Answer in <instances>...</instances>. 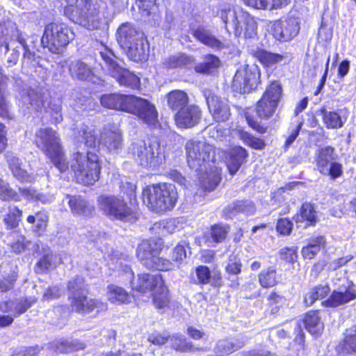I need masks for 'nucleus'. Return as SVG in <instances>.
<instances>
[{
	"instance_id": "f257e3e1",
	"label": "nucleus",
	"mask_w": 356,
	"mask_h": 356,
	"mask_svg": "<svg viewBox=\"0 0 356 356\" xmlns=\"http://www.w3.org/2000/svg\"><path fill=\"white\" fill-rule=\"evenodd\" d=\"M35 143L60 172L68 170L70 164L77 182L83 185H92L99 179L101 163L95 153L90 150H77L71 155L70 163L67 162L59 136L51 128H41L38 130Z\"/></svg>"
},
{
	"instance_id": "f03ea898",
	"label": "nucleus",
	"mask_w": 356,
	"mask_h": 356,
	"mask_svg": "<svg viewBox=\"0 0 356 356\" xmlns=\"http://www.w3.org/2000/svg\"><path fill=\"white\" fill-rule=\"evenodd\" d=\"M185 148L188 165L200 175L202 186L207 191L213 190L220 181V173L214 165L215 147L204 140H191L186 143Z\"/></svg>"
},
{
	"instance_id": "7ed1b4c3",
	"label": "nucleus",
	"mask_w": 356,
	"mask_h": 356,
	"mask_svg": "<svg viewBox=\"0 0 356 356\" xmlns=\"http://www.w3.org/2000/svg\"><path fill=\"white\" fill-rule=\"evenodd\" d=\"M142 199L149 209L162 212L174 208L178 199V193L174 185L163 183L145 188L142 193Z\"/></svg>"
},
{
	"instance_id": "20e7f679",
	"label": "nucleus",
	"mask_w": 356,
	"mask_h": 356,
	"mask_svg": "<svg viewBox=\"0 0 356 356\" xmlns=\"http://www.w3.org/2000/svg\"><path fill=\"white\" fill-rule=\"evenodd\" d=\"M220 17L229 32V25L236 36L243 35L253 38L257 35V26L255 20L248 13L240 8L225 7L219 13Z\"/></svg>"
},
{
	"instance_id": "39448f33",
	"label": "nucleus",
	"mask_w": 356,
	"mask_h": 356,
	"mask_svg": "<svg viewBox=\"0 0 356 356\" xmlns=\"http://www.w3.org/2000/svg\"><path fill=\"white\" fill-rule=\"evenodd\" d=\"M131 152L135 161L147 169H156L165 160V147L156 140L134 143Z\"/></svg>"
},
{
	"instance_id": "423d86ee",
	"label": "nucleus",
	"mask_w": 356,
	"mask_h": 356,
	"mask_svg": "<svg viewBox=\"0 0 356 356\" xmlns=\"http://www.w3.org/2000/svg\"><path fill=\"white\" fill-rule=\"evenodd\" d=\"M101 5L92 0H80L72 10L71 19L88 30L100 29L104 23Z\"/></svg>"
},
{
	"instance_id": "0eeeda50",
	"label": "nucleus",
	"mask_w": 356,
	"mask_h": 356,
	"mask_svg": "<svg viewBox=\"0 0 356 356\" xmlns=\"http://www.w3.org/2000/svg\"><path fill=\"white\" fill-rule=\"evenodd\" d=\"M161 245L154 240L143 241L138 246L137 257L143 266L149 269L170 270L176 268V265L169 259L160 257Z\"/></svg>"
},
{
	"instance_id": "6e6552de",
	"label": "nucleus",
	"mask_w": 356,
	"mask_h": 356,
	"mask_svg": "<svg viewBox=\"0 0 356 356\" xmlns=\"http://www.w3.org/2000/svg\"><path fill=\"white\" fill-rule=\"evenodd\" d=\"M103 60L102 67L112 77L116 79L120 86L137 88L140 83L139 78L129 70L122 67L117 61V58L109 49L100 51Z\"/></svg>"
},
{
	"instance_id": "1a4fd4ad",
	"label": "nucleus",
	"mask_w": 356,
	"mask_h": 356,
	"mask_svg": "<svg viewBox=\"0 0 356 356\" xmlns=\"http://www.w3.org/2000/svg\"><path fill=\"white\" fill-rule=\"evenodd\" d=\"M73 31L64 23L53 22L45 26L41 42L44 47L56 53L74 39Z\"/></svg>"
},
{
	"instance_id": "9d476101",
	"label": "nucleus",
	"mask_w": 356,
	"mask_h": 356,
	"mask_svg": "<svg viewBox=\"0 0 356 356\" xmlns=\"http://www.w3.org/2000/svg\"><path fill=\"white\" fill-rule=\"evenodd\" d=\"M97 205L100 211L111 220H126L133 216V211L122 197L111 195H102Z\"/></svg>"
},
{
	"instance_id": "9b49d317",
	"label": "nucleus",
	"mask_w": 356,
	"mask_h": 356,
	"mask_svg": "<svg viewBox=\"0 0 356 356\" xmlns=\"http://www.w3.org/2000/svg\"><path fill=\"white\" fill-rule=\"evenodd\" d=\"M335 149L327 146L318 149L316 154V163L318 172L331 179H336L343 175V166L337 162Z\"/></svg>"
},
{
	"instance_id": "f8f14e48",
	"label": "nucleus",
	"mask_w": 356,
	"mask_h": 356,
	"mask_svg": "<svg viewBox=\"0 0 356 356\" xmlns=\"http://www.w3.org/2000/svg\"><path fill=\"white\" fill-rule=\"evenodd\" d=\"M17 41L24 49V60L31 61L34 59L35 54L32 52L26 43L22 33L13 23L0 24V47H4V53L6 54L10 47L13 46V41Z\"/></svg>"
},
{
	"instance_id": "ddd939ff",
	"label": "nucleus",
	"mask_w": 356,
	"mask_h": 356,
	"mask_svg": "<svg viewBox=\"0 0 356 356\" xmlns=\"http://www.w3.org/2000/svg\"><path fill=\"white\" fill-rule=\"evenodd\" d=\"M127 112L133 114L149 127L159 123L158 112L155 106L146 99L131 95Z\"/></svg>"
},
{
	"instance_id": "4468645a",
	"label": "nucleus",
	"mask_w": 356,
	"mask_h": 356,
	"mask_svg": "<svg viewBox=\"0 0 356 356\" xmlns=\"http://www.w3.org/2000/svg\"><path fill=\"white\" fill-rule=\"evenodd\" d=\"M282 87L279 82H273L266 90L257 102L256 112L257 116L267 120L273 116L282 96Z\"/></svg>"
},
{
	"instance_id": "2eb2a0df",
	"label": "nucleus",
	"mask_w": 356,
	"mask_h": 356,
	"mask_svg": "<svg viewBox=\"0 0 356 356\" xmlns=\"http://www.w3.org/2000/svg\"><path fill=\"white\" fill-rule=\"evenodd\" d=\"M260 71L255 65L241 67L233 79V87L241 93H247L257 88L259 83Z\"/></svg>"
},
{
	"instance_id": "dca6fc26",
	"label": "nucleus",
	"mask_w": 356,
	"mask_h": 356,
	"mask_svg": "<svg viewBox=\"0 0 356 356\" xmlns=\"http://www.w3.org/2000/svg\"><path fill=\"white\" fill-rule=\"evenodd\" d=\"M69 300L72 310L80 314H88L97 310V312L106 311L107 304L102 300L95 298H89L86 293L75 294L74 296H69Z\"/></svg>"
},
{
	"instance_id": "f3484780",
	"label": "nucleus",
	"mask_w": 356,
	"mask_h": 356,
	"mask_svg": "<svg viewBox=\"0 0 356 356\" xmlns=\"http://www.w3.org/2000/svg\"><path fill=\"white\" fill-rule=\"evenodd\" d=\"M300 31L298 21L295 17H286L275 22L273 25L274 37L282 42L295 38Z\"/></svg>"
},
{
	"instance_id": "a211bd4d",
	"label": "nucleus",
	"mask_w": 356,
	"mask_h": 356,
	"mask_svg": "<svg viewBox=\"0 0 356 356\" xmlns=\"http://www.w3.org/2000/svg\"><path fill=\"white\" fill-rule=\"evenodd\" d=\"M164 284L163 277L160 274L142 273L131 282L132 289L140 293L156 291Z\"/></svg>"
},
{
	"instance_id": "6ab92c4d",
	"label": "nucleus",
	"mask_w": 356,
	"mask_h": 356,
	"mask_svg": "<svg viewBox=\"0 0 356 356\" xmlns=\"http://www.w3.org/2000/svg\"><path fill=\"white\" fill-rule=\"evenodd\" d=\"M209 112L217 122L227 121L231 115L229 106L226 100L211 93H205Z\"/></svg>"
},
{
	"instance_id": "aec40b11",
	"label": "nucleus",
	"mask_w": 356,
	"mask_h": 356,
	"mask_svg": "<svg viewBox=\"0 0 356 356\" xmlns=\"http://www.w3.org/2000/svg\"><path fill=\"white\" fill-rule=\"evenodd\" d=\"M201 115V110L198 106L188 104L177 112L175 115V123L180 128H191L199 123Z\"/></svg>"
},
{
	"instance_id": "412c9836",
	"label": "nucleus",
	"mask_w": 356,
	"mask_h": 356,
	"mask_svg": "<svg viewBox=\"0 0 356 356\" xmlns=\"http://www.w3.org/2000/svg\"><path fill=\"white\" fill-rule=\"evenodd\" d=\"M34 297L16 298L4 300L0 302V310L10 313L15 318L26 312L36 302Z\"/></svg>"
},
{
	"instance_id": "4be33fe9",
	"label": "nucleus",
	"mask_w": 356,
	"mask_h": 356,
	"mask_svg": "<svg viewBox=\"0 0 356 356\" xmlns=\"http://www.w3.org/2000/svg\"><path fill=\"white\" fill-rule=\"evenodd\" d=\"M99 143L109 152H116L122 145V134L116 127H105L100 135Z\"/></svg>"
},
{
	"instance_id": "5701e85b",
	"label": "nucleus",
	"mask_w": 356,
	"mask_h": 356,
	"mask_svg": "<svg viewBox=\"0 0 356 356\" xmlns=\"http://www.w3.org/2000/svg\"><path fill=\"white\" fill-rule=\"evenodd\" d=\"M131 98V95L119 93L104 94L100 98V103L105 108L127 112Z\"/></svg>"
},
{
	"instance_id": "b1692460",
	"label": "nucleus",
	"mask_w": 356,
	"mask_h": 356,
	"mask_svg": "<svg viewBox=\"0 0 356 356\" xmlns=\"http://www.w3.org/2000/svg\"><path fill=\"white\" fill-rule=\"evenodd\" d=\"M127 56L134 62H143L149 56V45L143 36L123 49Z\"/></svg>"
},
{
	"instance_id": "393cba45",
	"label": "nucleus",
	"mask_w": 356,
	"mask_h": 356,
	"mask_svg": "<svg viewBox=\"0 0 356 356\" xmlns=\"http://www.w3.org/2000/svg\"><path fill=\"white\" fill-rule=\"evenodd\" d=\"M143 36L130 23H124L117 30L116 38L118 44L124 49Z\"/></svg>"
},
{
	"instance_id": "a878e982",
	"label": "nucleus",
	"mask_w": 356,
	"mask_h": 356,
	"mask_svg": "<svg viewBox=\"0 0 356 356\" xmlns=\"http://www.w3.org/2000/svg\"><path fill=\"white\" fill-rule=\"evenodd\" d=\"M248 154L242 147H235L231 149L227 158V167L232 175H235L245 161Z\"/></svg>"
},
{
	"instance_id": "bb28decb",
	"label": "nucleus",
	"mask_w": 356,
	"mask_h": 356,
	"mask_svg": "<svg viewBox=\"0 0 356 356\" xmlns=\"http://www.w3.org/2000/svg\"><path fill=\"white\" fill-rule=\"evenodd\" d=\"M355 299L356 289L348 286L345 291H333L325 303L327 307H337Z\"/></svg>"
},
{
	"instance_id": "cd10ccee",
	"label": "nucleus",
	"mask_w": 356,
	"mask_h": 356,
	"mask_svg": "<svg viewBox=\"0 0 356 356\" xmlns=\"http://www.w3.org/2000/svg\"><path fill=\"white\" fill-rule=\"evenodd\" d=\"M229 232V227L227 225H215L204 233V239L208 246H214L217 243L223 242L227 234Z\"/></svg>"
},
{
	"instance_id": "c85d7f7f",
	"label": "nucleus",
	"mask_w": 356,
	"mask_h": 356,
	"mask_svg": "<svg viewBox=\"0 0 356 356\" xmlns=\"http://www.w3.org/2000/svg\"><path fill=\"white\" fill-rule=\"evenodd\" d=\"M67 197L69 207L74 214L89 216L93 212L94 207L81 196L67 195Z\"/></svg>"
},
{
	"instance_id": "c756f323",
	"label": "nucleus",
	"mask_w": 356,
	"mask_h": 356,
	"mask_svg": "<svg viewBox=\"0 0 356 356\" xmlns=\"http://www.w3.org/2000/svg\"><path fill=\"white\" fill-rule=\"evenodd\" d=\"M166 99L168 107L174 111L178 112L188 105V95L183 90H172L167 95Z\"/></svg>"
},
{
	"instance_id": "7c9ffc66",
	"label": "nucleus",
	"mask_w": 356,
	"mask_h": 356,
	"mask_svg": "<svg viewBox=\"0 0 356 356\" xmlns=\"http://www.w3.org/2000/svg\"><path fill=\"white\" fill-rule=\"evenodd\" d=\"M304 323L308 332L315 336L320 335L324 329L323 323L317 311L308 312L305 316Z\"/></svg>"
},
{
	"instance_id": "2f4dec72",
	"label": "nucleus",
	"mask_w": 356,
	"mask_h": 356,
	"mask_svg": "<svg viewBox=\"0 0 356 356\" xmlns=\"http://www.w3.org/2000/svg\"><path fill=\"white\" fill-rule=\"evenodd\" d=\"M293 219L296 222L306 221L307 225H314L317 222V215L314 204L309 202L302 204Z\"/></svg>"
},
{
	"instance_id": "473e14b6",
	"label": "nucleus",
	"mask_w": 356,
	"mask_h": 356,
	"mask_svg": "<svg viewBox=\"0 0 356 356\" xmlns=\"http://www.w3.org/2000/svg\"><path fill=\"white\" fill-rule=\"evenodd\" d=\"M193 36L204 44L213 48L222 49L224 47L223 42L217 39L209 31L203 28H198L193 31Z\"/></svg>"
},
{
	"instance_id": "72a5a7b5",
	"label": "nucleus",
	"mask_w": 356,
	"mask_h": 356,
	"mask_svg": "<svg viewBox=\"0 0 356 356\" xmlns=\"http://www.w3.org/2000/svg\"><path fill=\"white\" fill-rule=\"evenodd\" d=\"M5 242L15 253L24 251L29 243V241L26 240L25 236L17 231L8 234L5 238Z\"/></svg>"
},
{
	"instance_id": "f704fd0d",
	"label": "nucleus",
	"mask_w": 356,
	"mask_h": 356,
	"mask_svg": "<svg viewBox=\"0 0 356 356\" xmlns=\"http://www.w3.org/2000/svg\"><path fill=\"white\" fill-rule=\"evenodd\" d=\"M106 296L108 300L115 305L125 304L130 302V296L122 287L111 284L107 286Z\"/></svg>"
},
{
	"instance_id": "c9c22d12",
	"label": "nucleus",
	"mask_w": 356,
	"mask_h": 356,
	"mask_svg": "<svg viewBox=\"0 0 356 356\" xmlns=\"http://www.w3.org/2000/svg\"><path fill=\"white\" fill-rule=\"evenodd\" d=\"M152 296L154 307L161 313L166 312L170 308L168 290L165 284H163L156 291L153 292Z\"/></svg>"
},
{
	"instance_id": "e433bc0d",
	"label": "nucleus",
	"mask_w": 356,
	"mask_h": 356,
	"mask_svg": "<svg viewBox=\"0 0 356 356\" xmlns=\"http://www.w3.org/2000/svg\"><path fill=\"white\" fill-rule=\"evenodd\" d=\"M27 222L31 224V229L37 235L41 236L45 232L48 216L44 212L39 211L35 213L34 215H30L26 218Z\"/></svg>"
},
{
	"instance_id": "4c0bfd02",
	"label": "nucleus",
	"mask_w": 356,
	"mask_h": 356,
	"mask_svg": "<svg viewBox=\"0 0 356 356\" xmlns=\"http://www.w3.org/2000/svg\"><path fill=\"white\" fill-rule=\"evenodd\" d=\"M69 70L72 78L79 80H86L90 78L92 74L91 69L88 65L81 60L71 62L69 66Z\"/></svg>"
},
{
	"instance_id": "58836bf2",
	"label": "nucleus",
	"mask_w": 356,
	"mask_h": 356,
	"mask_svg": "<svg viewBox=\"0 0 356 356\" xmlns=\"http://www.w3.org/2000/svg\"><path fill=\"white\" fill-rule=\"evenodd\" d=\"M255 208L254 204L250 201H237L232 204H229L225 209V213L231 217L237 214L238 213H245L247 214H252L254 212Z\"/></svg>"
},
{
	"instance_id": "ea45409f",
	"label": "nucleus",
	"mask_w": 356,
	"mask_h": 356,
	"mask_svg": "<svg viewBox=\"0 0 356 356\" xmlns=\"http://www.w3.org/2000/svg\"><path fill=\"white\" fill-rule=\"evenodd\" d=\"M245 341L241 338H232L229 339L220 340L217 343V350L220 353L231 354L233 352L243 348Z\"/></svg>"
},
{
	"instance_id": "a19ab883",
	"label": "nucleus",
	"mask_w": 356,
	"mask_h": 356,
	"mask_svg": "<svg viewBox=\"0 0 356 356\" xmlns=\"http://www.w3.org/2000/svg\"><path fill=\"white\" fill-rule=\"evenodd\" d=\"M77 148H81L82 144L90 148H95L96 144V137L94 131L86 126H83L79 131V136L76 138Z\"/></svg>"
},
{
	"instance_id": "79ce46f5",
	"label": "nucleus",
	"mask_w": 356,
	"mask_h": 356,
	"mask_svg": "<svg viewBox=\"0 0 356 356\" xmlns=\"http://www.w3.org/2000/svg\"><path fill=\"white\" fill-rule=\"evenodd\" d=\"M86 345L79 339L63 340L55 343L56 351L60 353H70L83 350Z\"/></svg>"
},
{
	"instance_id": "37998d69",
	"label": "nucleus",
	"mask_w": 356,
	"mask_h": 356,
	"mask_svg": "<svg viewBox=\"0 0 356 356\" xmlns=\"http://www.w3.org/2000/svg\"><path fill=\"white\" fill-rule=\"evenodd\" d=\"M219 58L213 55L205 56L204 61L195 65V70L197 72L210 73L211 71L220 67Z\"/></svg>"
},
{
	"instance_id": "c03bdc74",
	"label": "nucleus",
	"mask_w": 356,
	"mask_h": 356,
	"mask_svg": "<svg viewBox=\"0 0 356 356\" xmlns=\"http://www.w3.org/2000/svg\"><path fill=\"white\" fill-rule=\"evenodd\" d=\"M258 280L263 288L274 286L278 282L275 269L269 267L263 270L258 275Z\"/></svg>"
},
{
	"instance_id": "a18cd8bd",
	"label": "nucleus",
	"mask_w": 356,
	"mask_h": 356,
	"mask_svg": "<svg viewBox=\"0 0 356 356\" xmlns=\"http://www.w3.org/2000/svg\"><path fill=\"white\" fill-rule=\"evenodd\" d=\"M193 64V59L185 54H178L168 58L163 65L167 68L189 67Z\"/></svg>"
},
{
	"instance_id": "49530a36",
	"label": "nucleus",
	"mask_w": 356,
	"mask_h": 356,
	"mask_svg": "<svg viewBox=\"0 0 356 356\" xmlns=\"http://www.w3.org/2000/svg\"><path fill=\"white\" fill-rule=\"evenodd\" d=\"M330 289L328 285H318L309 291L305 297V302L307 305H312L316 300L325 298Z\"/></svg>"
},
{
	"instance_id": "de8ad7c7",
	"label": "nucleus",
	"mask_w": 356,
	"mask_h": 356,
	"mask_svg": "<svg viewBox=\"0 0 356 356\" xmlns=\"http://www.w3.org/2000/svg\"><path fill=\"white\" fill-rule=\"evenodd\" d=\"M323 122L328 129H339L343 127L346 119L343 120L337 112L322 110Z\"/></svg>"
},
{
	"instance_id": "09e8293b",
	"label": "nucleus",
	"mask_w": 356,
	"mask_h": 356,
	"mask_svg": "<svg viewBox=\"0 0 356 356\" xmlns=\"http://www.w3.org/2000/svg\"><path fill=\"white\" fill-rule=\"evenodd\" d=\"M0 199L3 201L20 200L19 195L14 191L9 184L0 178Z\"/></svg>"
},
{
	"instance_id": "8fccbe9b",
	"label": "nucleus",
	"mask_w": 356,
	"mask_h": 356,
	"mask_svg": "<svg viewBox=\"0 0 356 356\" xmlns=\"http://www.w3.org/2000/svg\"><path fill=\"white\" fill-rule=\"evenodd\" d=\"M22 214V211L17 207H10L8 208V213L4 218V222L7 227L10 229L17 227L21 220Z\"/></svg>"
},
{
	"instance_id": "3c124183",
	"label": "nucleus",
	"mask_w": 356,
	"mask_h": 356,
	"mask_svg": "<svg viewBox=\"0 0 356 356\" xmlns=\"http://www.w3.org/2000/svg\"><path fill=\"white\" fill-rule=\"evenodd\" d=\"M239 138L247 145L255 149H263L265 147V143L263 140L252 136L247 131H239Z\"/></svg>"
},
{
	"instance_id": "603ef678",
	"label": "nucleus",
	"mask_w": 356,
	"mask_h": 356,
	"mask_svg": "<svg viewBox=\"0 0 356 356\" xmlns=\"http://www.w3.org/2000/svg\"><path fill=\"white\" fill-rule=\"evenodd\" d=\"M172 347L179 351L187 352L193 350L191 343L188 342L183 336L173 335L169 338Z\"/></svg>"
},
{
	"instance_id": "864d4df0",
	"label": "nucleus",
	"mask_w": 356,
	"mask_h": 356,
	"mask_svg": "<svg viewBox=\"0 0 356 356\" xmlns=\"http://www.w3.org/2000/svg\"><path fill=\"white\" fill-rule=\"evenodd\" d=\"M258 59L266 65H270L280 62L283 57L277 54H273L266 51L261 50L256 53Z\"/></svg>"
},
{
	"instance_id": "5fc2aeb1",
	"label": "nucleus",
	"mask_w": 356,
	"mask_h": 356,
	"mask_svg": "<svg viewBox=\"0 0 356 356\" xmlns=\"http://www.w3.org/2000/svg\"><path fill=\"white\" fill-rule=\"evenodd\" d=\"M67 287L70 292L69 296H74L76 293L82 294L85 293L84 280L81 277H76L70 280L68 282Z\"/></svg>"
},
{
	"instance_id": "6e6d98bb",
	"label": "nucleus",
	"mask_w": 356,
	"mask_h": 356,
	"mask_svg": "<svg viewBox=\"0 0 356 356\" xmlns=\"http://www.w3.org/2000/svg\"><path fill=\"white\" fill-rule=\"evenodd\" d=\"M197 283L200 284H209L211 279V271L206 266H200L195 269Z\"/></svg>"
},
{
	"instance_id": "4d7b16f0",
	"label": "nucleus",
	"mask_w": 356,
	"mask_h": 356,
	"mask_svg": "<svg viewBox=\"0 0 356 356\" xmlns=\"http://www.w3.org/2000/svg\"><path fill=\"white\" fill-rule=\"evenodd\" d=\"M155 2V0H141L136 3L141 14L147 17L156 9Z\"/></svg>"
},
{
	"instance_id": "13d9d810",
	"label": "nucleus",
	"mask_w": 356,
	"mask_h": 356,
	"mask_svg": "<svg viewBox=\"0 0 356 356\" xmlns=\"http://www.w3.org/2000/svg\"><path fill=\"white\" fill-rule=\"evenodd\" d=\"M186 257V252L185 248L181 245H177L173 249L172 259V262L176 265V268H179L183 259Z\"/></svg>"
},
{
	"instance_id": "bf43d9fd",
	"label": "nucleus",
	"mask_w": 356,
	"mask_h": 356,
	"mask_svg": "<svg viewBox=\"0 0 356 356\" xmlns=\"http://www.w3.org/2000/svg\"><path fill=\"white\" fill-rule=\"evenodd\" d=\"M343 350L346 353H356V330L353 334H348L343 344Z\"/></svg>"
},
{
	"instance_id": "052dcab7",
	"label": "nucleus",
	"mask_w": 356,
	"mask_h": 356,
	"mask_svg": "<svg viewBox=\"0 0 356 356\" xmlns=\"http://www.w3.org/2000/svg\"><path fill=\"white\" fill-rule=\"evenodd\" d=\"M56 259V255L47 254L38 262V268H40L41 271H45L53 266Z\"/></svg>"
},
{
	"instance_id": "680f3d73",
	"label": "nucleus",
	"mask_w": 356,
	"mask_h": 356,
	"mask_svg": "<svg viewBox=\"0 0 356 356\" xmlns=\"http://www.w3.org/2000/svg\"><path fill=\"white\" fill-rule=\"evenodd\" d=\"M280 258L287 262L293 263L297 258V248L295 247L283 248L280 252Z\"/></svg>"
},
{
	"instance_id": "e2e57ef3",
	"label": "nucleus",
	"mask_w": 356,
	"mask_h": 356,
	"mask_svg": "<svg viewBox=\"0 0 356 356\" xmlns=\"http://www.w3.org/2000/svg\"><path fill=\"white\" fill-rule=\"evenodd\" d=\"M12 174L15 179L22 183L32 182L35 179L33 175L28 173L26 170L23 169L22 167L20 168H17L16 172L15 170L12 172Z\"/></svg>"
},
{
	"instance_id": "0e129e2a",
	"label": "nucleus",
	"mask_w": 356,
	"mask_h": 356,
	"mask_svg": "<svg viewBox=\"0 0 356 356\" xmlns=\"http://www.w3.org/2000/svg\"><path fill=\"white\" fill-rule=\"evenodd\" d=\"M5 157L6 159L7 163L8 164V168L10 170L11 172L14 170L16 172L17 168H20L22 165V160L17 156H15L12 152H7L5 154Z\"/></svg>"
},
{
	"instance_id": "69168bd1",
	"label": "nucleus",
	"mask_w": 356,
	"mask_h": 356,
	"mask_svg": "<svg viewBox=\"0 0 356 356\" xmlns=\"http://www.w3.org/2000/svg\"><path fill=\"white\" fill-rule=\"evenodd\" d=\"M226 271L232 275L239 274L241 271V263L240 259H237L235 256H233V259L230 257L226 267Z\"/></svg>"
},
{
	"instance_id": "338daca9",
	"label": "nucleus",
	"mask_w": 356,
	"mask_h": 356,
	"mask_svg": "<svg viewBox=\"0 0 356 356\" xmlns=\"http://www.w3.org/2000/svg\"><path fill=\"white\" fill-rule=\"evenodd\" d=\"M292 222L286 218L280 219L276 225V229L278 232L283 235L289 234L292 229Z\"/></svg>"
},
{
	"instance_id": "774afa93",
	"label": "nucleus",
	"mask_w": 356,
	"mask_h": 356,
	"mask_svg": "<svg viewBox=\"0 0 356 356\" xmlns=\"http://www.w3.org/2000/svg\"><path fill=\"white\" fill-rule=\"evenodd\" d=\"M62 290L57 286H49L44 292L42 300H51L60 296Z\"/></svg>"
}]
</instances>
